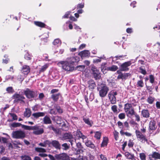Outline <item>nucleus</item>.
<instances>
[{
  "label": "nucleus",
  "mask_w": 160,
  "mask_h": 160,
  "mask_svg": "<svg viewBox=\"0 0 160 160\" xmlns=\"http://www.w3.org/2000/svg\"><path fill=\"white\" fill-rule=\"evenodd\" d=\"M80 60L78 56H75L68 58L65 61H60L58 63V66H62L63 69L66 71H70L74 69L73 64L75 62H78Z\"/></svg>",
  "instance_id": "nucleus-1"
},
{
  "label": "nucleus",
  "mask_w": 160,
  "mask_h": 160,
  "mask_svg": "<svg viewBox=\"0 0 160 160\" xmlns=\"http://www.w3.org/2000/svg\"><path fill=\"white\" fill-rule=\"evenodd\" d=\"M26 130H33L32 132L35 135H39L42 134L44 132V129L41 126L36 125L33 126H26Z\"/></svg>",
  "instance_id": "nucleus-2"
},
{
  "label": "nucleus",
  "mask_w": 160,
  "mask_h": 160,
  "mask_svg": "<svg viewBox=\"0 0 160 160\" xmlns=\"http://www.w3.org/2000/svg\"><path fill=\"white\" fill-rule=\"evenodd\" d=\"M100 96L102 97H105L109 90V88L104 83H102L98 88Z\"/></svg>",
  "instance_id": "nucleus-3"
},
{
  "label": "nucleus",
  "mask_w": 160,
  "mask_h": 160,
  "mask_svg": "<svg viewBox=\"0 0 160 160\" xmlns=\"http://www.w3.org/2000/svg\"><path fill=\"white\" fill-rule=\"evenodd\" d=\"M12 135L13 138L22 139L25 137L26 134L24 132L20 130L13 131L12 133Z\"/></svg>",
  "instance_id": "nucleus-4"
},
{
  "label": "nucleus",
  "mask_w": 160,
  "mask_h": 160,
  "mask_svg": "<svg viewBox=\"0 0 160 160\" xmlns=\"http://www.w3.org/2000/svg\"><path fill=\"white\" fill-rule=\"evenodd\" d=\"M117 95V92L114 90H112L109 92L108 96L111 103L112 104H114L116 103L117 99L116 96Z\"/></svg>",
  "instance_id": "nucleus-5"
},
{
  "label": "nucleus",
  "mask_w": 160,
  "mask_h": 160,
  "mask_svg": "<svg viewBox=\"0 0 160 160\" xmlns=\"http://www.w3.org/2000/svg\"><path fill=\"white\" fill-rule=\"evenodd\" d=\"M135 132L137 138L138 140L142 143L147 142L148 140L146 138L145 135L142 134L141 132L138 130H136Z\"/></svg>",
  "instance_id": "nucleus-6"
},
{
  "label": "nucleus",
  "mask_w": 160,
  "mask_h": 160,
  "mask_svg": "<svg viewBox=\"0 0 160 160\" xmlns=\"http://www.w3.org/2000/svg\"><path fill=\"white\" fill-rule=\"evenodd\" d=\"M132 63L130 61L125 62L120 66L121 70L122 71H128L129 70L128 67L130 66Z\"/></svg>",
  "instance_id": "nucleus-7"
},
{
  "label": "nucleus",
  "mask_w": 160,
  "mask_h": 160,
  "mask_svg": "<svg viewBox=\"0 0 160 160\" xmlns=\"http://www.w3.org/2000/svg\"><path fill=\"white\" fill-rule=\"evenodd\" d=\"M24 93L27 97L28 98H31L34 97L36 95V92L31 91L28 89H27L24 91Z\"/></svg>",
  "instance_id": "nucleus-8"
},
{
  "label": "nucleus",
  "mask_w": 160,
  "mask_h": 160,
  "mask_svg": "<svg viewBox=\"0 0 160 160\" xmlns=\"http://www.w3.org/2000/svg\"><path fill=\"white\" fill-rule=\"evenodd\" d=\"M76 146L78 149H76L75 151L77 154H79L80 153H82L83 152L85 149L82 145L81 142H78L76 143Z\"/></svg>",
  "instance_id": "nucleus-9"
},
{
  "label": "nucleus",
  "mask_w": 160,
  "mask_h": 160,
  "mask_svg": "<svg viewBox=\"0 0 160 160\" xmlns=\"http://www.w3.org/2000/svg\"><path fill=\"white\" fill-rule=\"evenodd\" d=\"M13 97L15 99L14 101V103L18 102L19 101H22L23 102V101H22V100L25 98L22 95L17 93L13 95Z\"/></svg>",
  "instance_id": "nucleus-10"
},
{
  "label": "nucleus",
  "mask_w": 160,
  "mask_h": 160,
  "mask_svg": "<svg viewBox=\"0 0 160 160\" xmlns=\"http://www.w3.org/2000/svg\"><path fill=\"white\" fill-rule=\"evenodd\" d=\"M76 135L79 138L82 139L83 142H85V140L87 138V136L84 135L79 130H77L76 133Z\"/></svg>",
  "instance_id": "nucleus-11"
},
{
  "label": "nucleus",
  "mask_w": 160,
  "mask_h": 160,
  "mask_svg": "<svg viewBox=\"0 0 160 160\" xmlns=\"http://www.w3.org/2000/svg\"><path fill=\"white\" fill-rule=\"evenodd\" d=\"M85 145L89 148L92 149H95L96 147L95 145L91 141L87 139V140H85Z\"/></svg>",
  "instance_id": "nucleus-12"
},
{
  "label": "nucleus",
  "mask_w": 160,
  "mask_h": 160,
  "mask_svg": "<svg viewBox=\"0 0 160 160\" xmlns=\"http://www.w3.org/2000/svg\"><path fill=\"white\" fill-rule=\"evenodd\" d=\"M89 89L92 90L96 87V84L93 80L90 79L88 82L87 85Z\"/></svg>",
  "instance_id": "nucleus-13"
},
{
  "label": "nucleus",
  "mask_w": 160,
  "mask_h": 160,
  "mask_svg": "<svg viewBox=\"0 0 160 160\" xmlns=\"http://www.w3.org/2000/svg\"><path fill=\"white\" fill-rule=\"evenodd\" d=\"M55 158L58 160H65L67 158H68V155L66 153H63L60 154L56 155Z\"/></svg>",
  "instance_id": "nucleus-14"
},
{
  "label": "nucleus",
  "mask_w": 160,
  "mask_h": 160,
  "mask_svg": "<svg viewBox=\"0 0 160 160\" xmlns=\"http://www.w3.org/2000/svg\"><path fill=\"white\" fill-rule=\"evenodd\" d=\"M21 72L24 74H28L30 72V68L29 66L26 65H23L22 67Z\"/></svg>",
  "instance_id": "nucleus-15"
},
{
  "label": "nucleus",
  "mask_w": 160,
  "mask_h": 160,
  "mask_svg": "<svg viewBox=\"0 0 160 160\" xmlns=\"http://www.w3.org/2000/svg\"><path fill=\"white\" fill-rule=\"evenodd\" d=\"M50 144L57 149H61L60 144L58 141L53 140L52 142H50Z\"/></svg>",
  "instance_id": "nucleus-16"
},
{
  "label": "nucleus",
  "mask_w": 160,
  "mask_h": 160,
  "mask_svg": "<svg viewBox=\"0 0 160 160\" xmlns=\"http://www.w3.org/2000/svg\"><path fill=\"white\" fill-rule=\"evenodd\" d=\"M46 114L45 112H38L33 113L32 116L34 119H37L39 117L44 116Z\"/></svg>",
  "instance_id": "nucleus-17"
},
{
  "label": "nucleus",
  "mask_w": 160,
  "mask_h": 160,
  "mask_svg": "<svg viewBox=\"0 0 160 160\" xmlns=\"http://www.w3.org/2000/svg\"><path fill=\"white\" fill-rule=\"evenodd\" d=\"M125 156L127 158L130 160H136V158L134 154H131L128 152H125Z\"/></svg>",
  "instance_id": "nucleus-18"
},
{
  "label": "nucleus",
  "mask_w": 160,
  "mask_h": 160,
  "mask_svg": "<svg viewBox=\"0 0 160 160\" xmlns=\"http://www.w3.org/2000/svg\"><path fill=\"white\" fill-rule=\"evenodd\" d=\"M149 127L150 130H155L157 128L155 122L153 120H152L149 123Z\"/></svg>",
  "instance_id": "nucleus-19"
},
{
  "label": "nucleus",
  "mask_w": 160,
  "mask_h": 160,
  "mask_svg": "<svg viewBox=\"0 0 160 160\" xmlns=\"http://www.w3.org/2000/svg\"><path fill=\"white\" fill-rule=\"evenodd\" d=\"M79 55L82 58L88 57L90 55V53L88 50H85L79 53Z\"/></svg>",
  "instance_id": "nucleus-20"
},
{
  "label": "nucleus",
  "mask_w": 160,
  "mask_h": 160,
  "mask_svg": "<svg viewBox=\"0 0 160 160\" xmlns=\"http://www.w3.org/2000/svg\"><path fill=\"white\" fill-rule=\"evenodd\" d=\"M11 126L12 127L14 128H16L21 126L22 128H23L25 130H26V128L25 127L28 126L22 125L20 123L18 122L13 123L12 124Z\"/></svg>",
  "instance_id": "nucleus-21"
},
{
  "label": "nucleus",
  "mask_w": 160,
  "mask_h": 160,
  "mask_svg": "<svg viewBox=\"0 0 160 160\" xmlns=\"http://www.w3.org/2000/svg\"><path fill=\"white\" fill-rule=\"evenodd\" d=\"M83 120L85 123L89 125L90 127H92L93 124V122L92 120H90L88 118H85L83 117L82 118Z\"/></svg>",
  "instance_id": "nucleus-22"
},
{
  "label": "nucleus",
  "mask_w": 160,
  "mask_h": 160,
  "mask_svg": "<svg viewBox=\"0 0 160 160\" xmlns=\"http://www.w3.org/2000/svg\"><path fill=\"white\" fill-rule=\"evenodd\" d=\"M128 117H130L135 114V113L133 108H131L130 109L125 111Z\"/></svg>",
  "instance_id": "nucleus-23"
},
{
  "label": "nucleus",
  "mask_w": 160,
  "mask_h": 160,
  "mask_svg": "<svg viewBox=\"0 0 160 160\" xmlns=\"http://www.w3.org/2000/svg\"><path fill=\"white\" fill-rule=\"evenodd\" d=\"M31 114V111L29 108H27L25 109V111L24 112V117L28 118L30 117Z\"/></svg>",
  "instance_id": "nucleus-24"
},
{
  "label": "nucleus",
  "mask_w": 160,
  "mask_h": 160,
  "mask_svg": "<svg viewBox=\"0 0 160 160\" xmlns=\"http://www.w3.org/2000/svg\"><path fill=\"white\" fill-rule=\"evenodd\" d=\"M142 115L144 118H147L149 117V113L147 110H143L142 111Z\"/></svg>",
  "instance_id": "nucleus-25"
},
{
  "label": "nucleus",
  "mask_w": 160,
  "mask_h": 160,
  "mask_svg": "<svg viewBox=\"0 0 160 160\" xmlns=\"http://www.w3.org/2000/svg\"><path fill=\"white\" fill-rule=\"evenodd\" d=\"M43 121L45 124H50L52 123L50 118L47 116H45L43 118Z\"/></svg>",
  "instance_id": "nucleus-26"
},
{
  "label": "nucleus",
  "mask_w": 160,
  "mask_h": 160,
  "mask_svg": "<svg viewBox=\"0 0 160 160\" xmlns=\"http://www.w3.org/2000/svg\"><path fill=\"white\" fill-rule=\"evenodd\" d=\"M50 141L49 140H46L44 142L40 143L39 144V145L43 147H46L47 145H50Z\"/></svg>",
  "instance_id": "nucleus-27"
},
{
  "label": "nucleus",
  "mask_w": 160,
  "mask_h": 160,
  "mask_svg": "<svg viewBox=\"0 0 160 160\" xmlns=\"http://www.w3.org/2000/svg\"><path fill=\"white\" fill-rule=\"evenodd\" d=\"M73 137L72 135L70 133H66L63 136V138L65 139H69L70 140Z\"/></svg>",
  "instance_id": "nucleus-28"
},
{
  "label": "nucleus",
  "mask_w": 160,
  "mask_h": 160,
  "mask_svg": "<svg viewBox=\"0 0 160 160\" xmlns=\"http://www.w3.org/2000/svg\"><path fill=\"white\" fill-rule=\"evenodd\" d=\"M34 23L36 25L41 28L44 27L46 26L44 23L40 22L35 21Z\"/></svg>",
  "instance_id": "nucleus-29"
},
{
  "label": "nucleus",
  "mask_w": 160,
  "mask_h": 160,
  "mask_svg": "<svg viewBox=\"0 0 160 160\" xmlns=\"http://www.w3.org/2000/svg\"><path fill=\"white\" fill-rule=\"evenodd\" d=\"M49 65L48 64H46L42 67L39 70V72L41 73L44 72L45 71L47 68L48 67Z\"/></svg>",
  "instance_id": "nucleus-30"
},
{
  "label": "nucleus",
  "mask_w": 160,
  "mask_h": 160,
  "mask_svg": "<svg viewBox=\"0 0 160 160\" xmlns=\"http://www.w3.org/2000/svg\"><path fill=\"white\" fill-rule=\"evenodd\" d=\"M62 149L65 151L68 150L70 148L69 144H68L66 143L62 144Z\"/></svg>",
  "instance_id": "nucleus-31"
},
{
  "label": "nucleus",
  "mask_w": 160,
  "mask_h": 160,
  "mask_svg": "<svg viewBox=\"0 0 160 160\" xmlns=\"http://www.w3.org/2000/svg\"><path fill=\"white\" fill-rule=\"evenodd\" d=\"M60 95V94L59 93L56 94H53L52 95L51 97L54 101H56L58 100Z\"/></svg>",
  "instance_id": "nucleus-32"
},
{
  "label": "nucleus",
  "mask_w": 160,
  "mask_h": 160,
  "mask_svg": "<svg viewBox=\"0 0 160 160\" xmlns=\"http://www.w3.org/2000/svg\"><path fill=\"white\" fill-rule=\"evenodd\" d=\"M118 68V66L116 65H112L111 67H108L107 69L108 70L111 71H116Z\"/></svg>",
  "instance_id": "nucleus-33"
},
{
  "label": "nucleus",
  "mask_w": 160,
  "mask_h": 160,
  "mask_svg": "<svg viewBox=\"0 0 160 160\" xmlns=\"http://www.w3.org/2000/svg\"><path fill=\"white\" fill-rule=\"evenodd\" d=\"M76 139L73 138V137L69 140V141L70 142L71 145L72 147H73L75 144H76L77 142H76Z\"/></svg>",
  "instance_id": "nucleus-34"
},
{
  "label": "nucleus",
  "mask_w": 160,
  "mask_h": 160,
  "mask_svg": "<svg viewBox=\"0 0 160 160\" xmlns=\"http://www.w3.org/2000/svg\"><path fill=\"white\" fill-rule=\"evenodd\" d=\"M54 107L55 108V109L57 110V113L58 112L59 114H61L62 112V110L61 108L59 106H58L57 105L54 104Z\"/></svg>",
  "instance_id": "nucleus-35"
},
{
  "label": "nucleus",
  "mask_w": 160,
  "mask_h": 160,
  "mask_svg": "<svg viewBox=\"0 0 160 160\" xmlns=\"http://www.w3.org/2000/svg\"><path fill=\"white\" fill-rule=\"evenodd\" d=\"M132 108V105L128 103L124 105V109L125 112Z\"/></svg>",
  "instance_id": "nucleus-36"
},
{
  "label": "nucleus",
  "mask_w": 160,
  "mask_h": 160,
  "mask_svg": "<svg viewBox=\"0 0 160 160\" xmlns=\"http://www.w3.org/2000/svg\"><path fill=\"white\" fill-rule=\"evenodd\" d=\"M108 139L107 138H104L101 144V147H104L106 146L108 144Z\"/></svg>",
  "instance_id": "nucleus-37"
},
{
  "label": "nucleus",
  "mask_w": 160,
  "mask_h": 160,
  "mask_svg": "<svg viewBox=\"0 0 160 160\" xmlns=\"http://www.w3.org/2000/svg\"><path fill=\"white\" fill-rule=\"evenodd\" d=\"M151 155L156 159H160V154L158 152H154Z\"/></svg>",
  "instance_id": "nucleus-38"
},
{
  "label": "nucleus",
  "mask_w": 160,
  "mask_h": 160,
  "mask_svg": "<svg viewBox=\"0 0 160 160\" xmlns=\"http://www.w3.org/2000/svg\"><path fill=\"white\" fill-rule=\"evenodd\" d=\"M101 133V132L99 131L95 132L94 137L97 139H99L100 138Z\"/></svg>",
  "instance_id": "nucleus-39"
},
{
  "label": "nucleus",
  "mask_w": 160,
  "mask_h": 160,
  "mask_svg": "<svg viewBox=\"0 0 160 160\" xmlns=\"http://www.w3.org/2000/svg\"><path fill=\"white\" fill-rule=\"evenodd\" d=\"M36 151L38 152H46L45 149L40 148H35Z\"/></svg>",
  "instance_id": "nucleus-40"
},
{
  "label": "nucleus",
  "mask_w": 160,
  "mask_h": 160,
  "mask_svg": "<svg viewBox=\"0 0 160 160\" xmlns=\"http://www.w3.org/2000/svg\"><path fill=\"white\" fill-rule=\"evenodd\" d=\"M91 70L93 74H95L96 73H99V70L94 66L92 67Z\"/></svg>",
  "instance_id": "nucleus-41"
},
{
  "label": "nucleus",
  "mask_w": 160,
  "mask_h": 160,
  "mask_svg": "<svg viewBox=\"0 0 160 160\" xmlns=\"http://www.w3.org/2000/svg\"><path fill=\"white\" fill-rule=\"evenodd\" d=\"M155 98L152 97H149L147 100V102L150 104H152L154 101Z\"/></svg>",
  "instance_id": "nucleus-42"
},
{
  "label": "nucleus",
  "mask_w": 160,
  "mask_h": 160,
  "mask_svg": "<svg viewBox=\"0 0 160 160\" xmlns=\"http://www.w3.org/2000/svg\"><path fill=\"white\" fill-rule=\"evenodd\" d=\"M53 43L54 45H56L58 44H61V42L60 40L59 39H56L54 40Z\"/></svg>",
  "instance_id": "nucleus-43"
},
{
  "label": "nucleus",
  "mask_w": 160,
  "mask_h": 160,
  "mask_svg": "<svg viewBox=\"0 0 160 160\" xmlns=\"http://www.w3.org/2000/svg\"><path fill=\"white\" fill-rule=\"evenodd\" d=\"M126 114L124 113H121L118 115V118L120 119H123L125 118Z\"/></svg>",
  "instance_id": "nucleus-44"
},
{
  "label": "nucleus",
  "mask_w": 160,
  "mask_h": 160,
  "mask_svg": "<svg viewBox=\"0 0 160 160\" xmlns=\"http://www.w3.org/2000/svg\"><path fill=\"white\" fill-rule=\"evenodd\" d=\"M85 68L84 65H79L77 67V69L80 71H83Z\"/></svg>",
  "instance_id": "nucleus-45"
},
{
  "label": "nucleus",
  "mask_w": 160,
  "mask_h": 160,
  "mask_svg": "<svg viewBox=\"0 0 160 160\" xmlns=\"http://www.w3.org/2000/svg\"><path fill=\"white\" fill-rule=\"evenodd\" d=\"M137 84L138 87H142L144 86V83L142 80L138 81Z\"/></svg>",
  "instance_id": "nucleus-46"
},
{
  "label": "nucleus",
  "mask_w": 160,
  "mask_h": 160,
  "mask_svg": "<svg viewBox=\"0 0 160 160\" xmlns=\"http://www.w3.org/2000/svg\"><path fill=\"white\" fill-rule=\"evenodd\" d=\"M93 75L94 77V78L96 80L99 79L101 78V76L100 75V72L97 73H96L95 74H94Z\"/></svg>",
  "instance_id": "nucleus-47"
},
{
  "label": "nucleus",
  "mask_w": 160,
  "mask_h": 160,
  "mask_svg": "<svg viewBox=\"0 0 160 160\" xmlns=\"http://www.w3.org/2000/svg\"><path fill=\"white\" fill-rule=\"evenodd\" d=\"M49 113L52 114H57V112L55 108L54 107L53 108L51 109L50 110Z\"/></svg>",
  "instance_id": "nucleus-48"
},
{
  "label": "nucleus",
  "mask_w": 160,
  "mask_h": 160,
  "mask_svg": "<svg viewBox=\"0 0 160 160\" xmlns=\"http://www.w3.org/2000/svg\"><path fill=\"white\" fill-rule=\"evenodd\" d=\"M112 110L114 113H117L118 112L117 107L116 105H114L111 107Z\"/></svg>",
  "instance_id": "nucleus-49"
},
{
  "label": "nucleus",
  "mask_w": 160,
  "mask_h": 160,
  "mask_svg": "<svg viewBox=\"0 0 160 160\" xmlns=\"http://www.w3.org/2000/svg\"><path fill=\"white\" fill-rule=\"evenodd\" d=\"M22 160H31V158L28 156L24 155L21 157Z\"/></svg>",
  "instance_id": "nucleus-50"
},
{
  "label": "nucleus",
  "mask_w": 160,
  "mask_h": 160,
  "mask_svg": "<svg viewBox=\"0 0 160 160\" xmlns=\"http://www.w3.org/2000/svg\"><path fill=\"white\" fill-rule=\"evenodd\" d=\"M140 157L141 160H146V155L144 153H140Z\"/></svg>",
  "instance_id": "nucleus-51"
},
{
  "label": "nucleus",
  "mask_w": 160,
  "mask_h": 160,
  "mask_svg": "<svg viewBox=\"0 0 160 160\" xmlns=\"http://www.w3.org/2000/svg\"><path fill=\"white\" fill-rule=\"evenodd\" d=\"M24 58L27 60H30L31 58V56L28 52H27L25 55Z\"/></svg>",
  "instance_id": "nucleus-52"
},
{
  "label": "nucleus",
  "mask_w": 160,
  "mask_h": 160,
  "mask_svg": "<svg viewBox=\"0 0 160 160\" xmlns=\"http://www.w3.org/2000/svg\"><path fill=\"white\" fill-rule=\"evenodd\" d=\"M9 115L12 117L13 120H17V117L15 114L13 113H10Z\"/></svg>",
  "instance_id": "nucleus-53"
},
{
  "label": "nucleus",
  "mask_w": 160,
  "mask_h": 160,
  "mask_svg": "<svg viewBox=\"0 0 160 160\" xmlns=\"http://www.w3.org/2000/svg\"><path fill=\"white\" fill-rule=\"evenodd\" d=\"M126 56V55H120L116 56L115 58H117V60L118 59L122 60L125 58Z\"/></svg>",
  "instance_id": "nucleus-54"
},
{
  "label": "nucleus",
  "mask_w": 160,
  "mask_h": 160,
  "mask_svg": "<svg viewBox=\"0 0 160 160\" xmlns=\"http://www.w3.org/2000/svg\"><path fill=\"white\" fill-rule=\"evenodd\" d=\"M118 132L117 131H115L114 132V137L115 139L116 140H117L118 138Z\"/></svg>",
  "instance_id": "nucleus-55"
},
{
  "label": "nucleus",
  "mask_w": 160,
  "mask_h": 160,
  "mask_svg": "<svg viewBox=\"0 0 160 160\" xmlns=\"http://www.w3.org/2000/svg\"><path fill=\"white\" fill-rule=\"evenodd\" d=\"M149 78H150V82L152 83H153L154 81V78L153 75H150L149 76Z\"/></svg>",
  "instance_id": "nucleus-56"
},
{
  "label": "nucleus",
  "mask_w": 160,
  "mask_h": 160,
  "mask_svg": "<svg viewBox=\"0 0 160 160\" xmlns=\"http://www.w3.org/2000/svg\"><path fill=\"white\" fill-rule=\"evenodd\" d=\"M84 7V3H81L80 4H78L77 6V9L79 8H83Z\"/></svg>",
  "instance_id": "nucleus-57"
},
{
  "label": "nucleus",
  "mask_w": 160,
  "mask_h": 160,
  "mask_svg": "<svg viewBox=\"0 0 160 160\" xmlns=\"http://www.w3.org/2000/svg\"><path fill=\"white\" fill-rule=\"evenodd\" d=\"M134 144V143L132 141L130 140L129 141L128 143V146L129 147H132Z\"/></svg>",
  "instance_id": "nucleus-58"
},
{
  "label": "nucleus",
  "mask_w": 160,
  "mask_h": 160,
  "mask_svg": "<svg viewBox=\"0 0 160 160\" xmlns=\"http://www.w3.org/2000/svg\"><path fill=\"white\" fill-rule=\"evenodd\" d=\"M147 90L148 91L150 94H151L152 93V88L151 87L149 86H146Z\"/></svg>",
  "instance_id": "nucleus-59"
},
{
  "label": "nucleus",
  "mask_w": 160,
  "mask_h": 160,
  "mask_svg": "<svg viewBox=\"0 0 160 160\" xmlns=\"http://www.w3.org/2000/svg\"><path fill=\"white\" fill-rule=\"evenodd\" d=\"M130 75L129 73H125L123 74V79H126Z\"/></svg>",
  "instance_id": "nucleus-60"
},
{
  "label": "nucleus",
  "mask_w": 160,
  "mask_h": 160,
  "mask_svg": "<svg viewBox=\"0 0 160 160\" xmlns=\"http://www.w3.org/2000/svg\"><path fill=\"white\" fill-rule=\"evenodd\" d=\"M70 12H67L63 16V18H68L69 16L70 13Z\"/></svg>",
  "instance_id": "nucleus-61"
},
{
  "label": "nucleus",
  "mask_w": 160,
  "mask_h": 160,
  "mask_svg": "<svg viewBox=\"0 0 160 160\" xmlns=\"http://www.w3.org/2000/svg\"><path fill=\"white\" fill-rule=\"evenodd\" d=\"M6 91L9 93L12 92H13L12 88V87H8L7 88Z\"/></svg>",
  "instance_id": "nucleus-62"
},
{
  "label": "nucleus",
  "mask_w": 160,
  "mask_h": 160,
  "mask_svg": "<svg viewBox=\"0 0 160 160\" xmlns=\"http://www.w3.org/2000/svg\"><path fill=\"white\" fill-rule=\"evenodd\" d=\"M140 72L144 75H145L146 73V72L145 70L143 69L142 68H140Z\"/></svg>",
  "instance_id": "nucleus-63"
},
{
  "label": "nucleus",
  "mask_w": 160,
  "mask_h": 160,
  "mask_svg": "<svg viewBox=\"0 0 160 160\" xmlns=\"http://www.w3.org/2000/svg\"><path fill=\"white\" fill-rule=\"evenodd\" d=\"M118 124L119 127L121 128V129H122L123 127V123L119 121L118 122Z\"/></svg>",
  "instance_id": "nucleus-64"
}]
</instances>
